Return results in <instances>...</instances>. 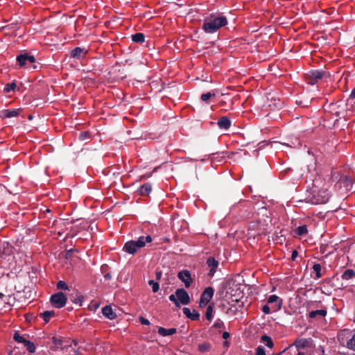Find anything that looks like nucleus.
<instances>
[{"mask_svg": "<svg viewBox=\"0 0 355 355\" xmlns=\"http://www.w3.org/2000/svg\"><path fill=\"white\" fill-rule=\"evenodd\" d=\"M24 345L26 347V349L28 351V352L34 353L35 352V346L34 343L31 342L30 340H27Z\"/></svg>", "mask_w": 355, "mask_h": 355, "instance_id": "obj_28", "label": "nucleus"}, {"mask_svg": "<svg viewBox=\"0 0 355 355\" xmlns=\"http://www.w3.org/2000/svg\"><path fill=\"white\" fill-rule=\"evenodd\" d=\"M152 191V187L150 183H145L141 185L137 190L138 195L141 196H148Z\"/></svg>", "mask_w": 355, "mask_h": 355, "instance_id": "obj_14", "label": "nucleus"}, {"mask_svg": "<svg viewBox=\"0 0 355 355\" xmlns=\"http://www.w3.org/2000/svg\"><path fill=\"white\" fill-rule=\"evenodd\" d=\"M355 278V270L353 269H347L341 275V279L343 280H349Z\"/></svg>", "mask_w": 355, "mask_h": 355, "instance_id": "obj_19", "label": "nucleus"}, {"mask_svg": "<svg viewBox=\"0 0 355 355\" xmlns=\"http://www.w3.org/2000/svg\"><path fill=\"white\" fill-rule=\"evenodd\" d=\"M309 101L303 102L302 100H297L296 103L300 105L301 107H305L309 106Z\"/></svg>", "mask_w": 355, "mask_h": 355, "instance_id": "obj_40", "label": "nucleus"}, {"mask_svg": "<svg viewBox=\"0 0 355 355\" xmlns=\"http://www.w3.org/2000/svg\"><path fill=\"white\" fill-rule=\"evenodd\" d=\"M297 255H298L297 251V250H293L292 252V254H291V260L292 261H295L296 257H297Z\"/></svg>", "mask_w": 355, "mask_h": 355, "instance_id": "obj_44", "label": "nucleus"}, {"mask_svg": "<svg viewBox=\"0 0 355 355\" xmlns=\"http://www.w3.org/2000/svg\"><path fill=\"white\" fill-rule=\"evenodd\" d=\"M294 345L298 349H304L307 346L308 340L306 338L297 339L294 343Z\"/></svg>", "mask_w": 355, "mask_h": 355, "instance_id": "obj_25", "label": "nucleus"}, {"mask_svg": "<svg viewBox=\"0 0 355 355\" xmlns=\"http://www.w3.org/2000/svg\"><path fill=\"white\" fill-rule=\"evenodd\" d=\"M140 322L142 324H144V325H149L150 323V321L142 317V316H140L139 318Z\"/></svg>", "mask_w": 355, "mask_h": 355, "instance_id": "obj_41", "label": "nucleus"}, {"mask_svg": "<svg viewBox=\"0 0 355 355\" xmlns=\"http://www.w3.org/2000/svg\"><path fill=\"white\" fill-rule=\"evenodd\" d=\"M57 288L60 290H69V286L64 281H59L56 284Z\"/></svg>", "mask_w": 355, "mask_h": 355, "instance_id": "obj_32", "label": "nucleus"}, {"mask_svg": "<svg viewBox=\"0 0 355 355\" xmlns=\"http://www.w3.org/2000/svg\"><path fill=\"white\" fill-rule=\"evenodd\" d=\"M280 105H281V103H280V101H278L277 103H275V107H279Z\"/></svg>", "mask_w": 355, "mask_h": 355, "instance_id": "obj_53", "label": "nucleus"}, {"mask_svg": "<svg viewBox=\"0 0 355 355\" xmlns=\"http://www.w3.org/2000/svg\"><path fill=\"white\" fill-rule=\"evenodd\" d=\"M213 327L216 328V329H220V328H223L224 327V323L220 320H218L217 321L215 322V323L213 325Z\"/></svg>", "mask_w": 355, "mask_h": 355, "instance_id": "obj_39", "label": "nucleus"}, {"mask_svg": "<svg viewBox=\"0 0 355 355\" xmlns=\"http://www.w3.org/2000/svg\"><path fill=\"white\" fill-rule=\"evenodd\" d=\"M349 99H352V100L355 99V87L352 90L351 94L349 97Z\"/></svg>", "mask_w": 355, "mask_h": 355, "instance_id": "obj_45", "label": "nucleus"}, {"mask_svg": "<svg viewBox=\"0 0 355 355\" xmlns=\"http://www.w3.org/2000/svg\"><path fill=\"white\" fill-rule=\"evenodd\" d=\"M227 24V19L225 16L215 17L214 15H211L205 19L202 28L207 33H213Z\"/></svg>", "mask_w": 355, "mask_h": 355, "instance_id": "obj_1", "label": "nucleus"}, {"mask_svg": "<svg viewBox=\"0 0 355 355\" xmlns=\"http://www.w3.org/2000/svg\"><path fill=\"white\" fill-rule=\"evenodd\" d=\"M335 114H336V116H339V112L336 111V112H335Z\"/></svg>", "mask_w": 355, "mask_h": 355, "instance_id": "obj_59", "label": "nucleus"}, {"mask_svg": "<svg viewBox=\"0 0 355 355\" xmlns=\"http://www.w3.org/2000/svg\"><path fill=\"white\" fill-rule=\"evenodd\" d=\"M297 355H304V353H302V352H299V353L297 354Z\"/></svg>", "mask_w": 355, "mask_h": 355, "instance_id": "obj_60", "label": "nucleus"}, {"mask_svg": "<svg viewBox=\"0 0 355 355\" xmlns=\"http://www.w3.org/2000/svg\"><path fill=\"white\" fill-rule=\"evenodd\" d=\"M232 300H233V301H236V302H238V301H239V300H238L237 298L233 299Z\"/></svg>", "mask_w": 355, "mask_h": 355, "instance_id": "obj_61", "label": "nucleus"}, {"mask_svg": "<svg viewBox=\"0 0 355 355\" xmlns=\"http://www.w3.org/2000/svg\"><path fill=\"white\" fill-rule=\"evenodd\" d=\"M178 277L184 284L186 288H189L192 282L191 273L188 270H183L178 272Z\"/></svg>", "mask_w": 355, "mask_h": 355, "instance_id": "obj_11", "label": "nucleus"}, {"mask_svg": "<svg viewBox=\"0 0 355 355\" xmlns=\"http://www.w3.org/2000/svg\"><path fill=\"white\" fill-rule=\"evenodd\" d=\"M28 119H32V116H29Z\"/></svg>", "mask_w": 355, "mask_h": 355, "instance_id": "obj_64", "label": "nucleus"}, {"mask_svg": "<svg viewBox=\"0 0 355 355\" xmlns=\"http://www.w3.org/2000/svg\"><path fill=\"white\" fill-rule=\"evenodd\" d=\"M175 295L182 304L187 305L190 303V297L184 288H178L175 291Z\"/></svg>", "mask_w": 355, "mask_h": 355, "instance_id": "obj_10", "label": "nucleus"}, {"mask_svg": "<svg viewBox=\"0 0 355 355\" xmlns=\"http://www.w3.org/2000/svg\"><path fill=\"white\" fill-rule=\"evenodd\" d=\"M170 239L168 238H164L163 239V242H169Z\"/></svg>", "mask_w": 355, "mask_h": 355, "instance_id": "obj_54", "label": "nucleus"}, {"mask_svg": "<svg viewBox=\"0 0 355 355\" xmlns=\"http://www.w3.org/2000/svg\"><path fill=\"white\" fill-rule=\"evenodd\" d=\"M328 76V73L323 70L315 69L305 73L304 78L308 84L313 85Z\"/></svg>", "mask_w": 355, "mask_h": 355, "instance_id": "obj_5", "label": "nucleus"}, {"mask_svg": "<svg viewBox=\"0 0 355 355\" xmlns=\"http://www.w3.org/2000/svg\"><path fill=\"white\" fill-rule=\"evenodd\" d=\"M162 277V272L161 271H158V272H156V279L157 280L160 279Z\"/></svg>", "mask_w": 355, "mask_h": 355, "instance_id": "obj_49", "label": "nucleus"}, {"mask_svg": "<svg viewBox=\"0 0 355 355\" xmlns=\"http://www.w3.org/2000/svg\"><path fill=\"white\" fill-rule=\"evenodd\" d=\"M215 94L214 93H211V92H207V93H205V94H202L200 96V99L202 101H205V102H207L211 97L214 96Z\"/></svg>", "mask_w": 355, "mask_h": 355, "instance_id": "obj_35", "label": "nucleus"}, {"mask_svg": "<svg viewBox=\"0 0 355 355\" xmlns=\"http://www.w3.org/2000/svg\"><path fill=\"white\" fill-rule=\"evenodd\" d=\"M255 355H266V351L263 346H258L256 349Z\"/></svg>", "mask_w": 355, "mask_h": 355, "instance_id": "obj_36", "label": "nucleus"}, {"mask_svg": "<svg viewBox=\"0 0 355 355\" xmlns=\"http://www.w3.org/2000/svg\"><path fill=\"white\" fill-rule=\"evenodd\" d=\"M214 293V289L212 287L208 286L205 288L200 297L199 302L200 306L202 307L207 305L212 298Z\"/></svg>", "mask_w": 355, "mask_h": 355, "instance_id": "obj_7", "label": "nucleus"}, {"mask_svg": "<svg viewBox=\"0 0 355 355\" xmlns=\"http://www.w3.org/2000/svg\"><path fill=\"white\" fill-rule=\"evenodd\" d=\"M206 263L207 266L209 268L208 276H209L210 277H214L216 272V269L218 266V261L216 260V259L214 257H209L207 259Z\"/></svg>", "mask_w": 355, "mask_h": 355, "instance_id": "obj_12", "label": "nucleus"}, {"mask_svg": "<svg viewBox=\"0 0 355 355\" xmlns=\"http://www.w3.org/2000/svg\"><path fill=\"white\" fill-rule=\"evenodd\" d=\"M168 299L170 301L173 302V303L178 300L176 295H173V294H171L169 297H168Z\"/></svg>", "mask_w": 355, "mask_h": 355, "instance_id": "obj_46", "label": "nucleus"}, {"mask_svg": "<svg viewBox=\"0 0 355 355\" xmlns=\"http://www.w3.org/2000/svg\"><path fill=\"white\" fill-rule=\"evenodd\" d=\"M132 40L134 42L142 44L145 41V35L142 33H137L132 35Z\"/></svg>", "mask_w": 355, "mask_h": 355, "instance_id": "obj_22", "label": "nucleus"}, {"mask_svg": "<svg viewBox=\"0 0 355 355\" xmlns=\"http://www.w3.org/2000/svg\"><path fill=\"white\" fill-rule=\"evenodd\" d=\"M182 311L188 318H190L192 320H198L200 318V313L196 310H193L191 312L189 308L184 307L182 309Z\"/></svg>", "mask_w": 355, "mask_h": 355, "instance_id": "obj_15", "label": "nucleus"}, {"mask_svg": "<svg viewBox=\"0 0 355 355\" xmlns=\"http://www.w3.org/2000/svg\"><path fill=\"white\" fill-rule=\"evenodd\" d=\"M67 297L62 292H58L51 296L50 302L57 309L64 307L67 303Z\"/></svg>", "mask_w": 355, "mask_h": 355, "instance_id": "obj_6", "label": "nucleus"}, {"mask_svg": "<svg viewBox=\"0 0 355 355\" xmlns=\"http://www.w3.org/2000/svg\"><path fill=\"white\" fill-rule=\"evenodd\" d=\"M347 347L349 349L355 351V334L352 336V338L349 339L347 343Z\"/></svg>", "mask_w": 355, "mask_h": 355, "instance_id": "obj_33", "label": "nucleus"}, {"mask_svg": "<svg viewBox=\"0 0 355 355\" xmlns=\"http://www.w3.org/2000/svg\"><path fill=\"white\" fill-rule=\"evenodd\" d=\"M22 109H5L0 111V117L2 119H8L17 117L21 113Z\"/></svg>", "mask_w": 355, "mask_h": 355, "instance_id": "obj_9", "label": "nucleus"}, {"mask_svg": "<svg viewBox=\"0 0 355 355\" xmlns=\"http://www.w3.org/2000/svg\"><path fill=\"white\" fill-rule=\"evenodd\" d=\"M224 345H226V346H227V345H229V343H228L227 341H225V342L224 343Z\"/></svg>", "mask_w": 355, "mask_h": 355, "instance_id": "obj_58", "label": "nucleus"}, {"mask_svg": "<svg viewBox=\"0 0 355 355\" xmlns=\"http://www.w3.org/2000/svg\"><path fill=\"white\" fill-rule=\"evenodd\" d=\"M73 344H74L75 345H77V342H76V340H73Z\"/></svg>", "mask_w": 355, "mask_h": 355, "instance_id": "obj_62", "label": "nucleus"}, {"mask_svg": "<svg viewBox=\"0 0 355 355\" xmlns=\"http://www.w3.org/2000/svg\"><path fill=\"white\" fill-rule=\"evenodd\" d=\"M17 87V85L15 83L12 82L10 83H8L4 87V92L6 93L10 92V91H15Z\"/></svg>", "mask_w": 355, "mask_h": 355, "instance_id": "obj_30", "label": "nucleus"}, {"mask_svg": "<svg viewBox=\"0 0 355 355\" xmlns=\"http://www.w3.org/2000/svg\"><path fill=\"white\" fill-rule=\"evenodd\" d=\"M279 297L276 295H272L268 298V303L272 304L277 302Z\"/></svg>", "mask_w": 355, "mask_h": 355, "instance_id": "obj_37", "label": "nucleus"}, {"mask_svg": "<svg viewBox=\"0 0 355 355\" xmlns=\"http://www.w3.org/2000/svg\"><path fill=\"white\" fill-rule=\"evenodd\" d=\"M327 313V312L325 309L312 311L309 313V317L310 318H315L317 316L324 317L326 316Z\"/></svg>", "mask_w": 355, "mask_h": 355, "instance_id": "obj_20", "label": "nucleus"}, {"mask_svg": "<svg viewBox=\"0 0 355 355\" xmlns=\"http://www.w3.org/2000/svg\"><path fill=\"white\" fill-rule=\"evenodd\" d=\"M223 336V338L226 340V339L230 338V334L227 331H224L223 333V336Z\"/></svg>", "mask_w": 355, "mask_h": 355, "instance_id": "obj_47", "label": "nucleus"}, {"mask_svg": "<svg viewBox=\"0 0 355 355\" xmlns=\"http://www.w3.org/2000/svg\"><path fill=\"white\" fill-rule=\"evenodd\" d=\"M17 61L20 67H26L28 64L34 63L35 62V58L33 55H29L24 53L17 55Z\"/></svg>", "mask_w": 355, "mask_h": 355, "instance_id": "obj_8", "label": "nucleus"}, {"mask_svg": "<svg viewBox=\"0 0 355 355\" xmlns=\"http://www.w3.org/2000/svg\"><path fill=\"white\" fill-rule=\"evenodd\" d=\"M262 311L265 313V314H269L270 313V308L269 307L268 305L266 304L264 305L263 307H262Z\"/></svg>", "mask_w": 355, "mask_h": 355, "instance_id": "obj_42", "label": "nucleus"}, {"mask_svg": "<svg viewBox=\"0 0 355 355\" xmlns=\"http://www.w3.org/2000/svg\"><path fill=\"white\" fill-rule=\"evenodd\" d=\"M212 313H213V306L211 305H209L206 310V318L211 321L212 319Z\"/></svg>", "mask_w": 355, "mask_h": 355, "instance_id": "obj_34", "label": "nucleus"}, {"mask_svg": "<svg viewBox=\"0 0 355 355\" xmlns=\"http://www.w3.org/2000/svg\"><path fill=\"white\" fill-rule=\"evenodd\" d=\"M330 194L327 189H319L313 191L308 197L309 201L313 205L324 204L329 200Z\"/></svg>", "mask_w": 355, "mask_h": 355, "instance_id": "obj_4", "label": "nucleus"}, {"mask_svg": "<svg viewBox=\"0 0 355 355\" xmlns=\"http://www.w3.org/2000/svg\"><path fill=\"white\" fill-rule=\"evenodd\" d=\"M211 349V344L209 343H203L198 345V350L200 352L205 353L208 352Z\"/></svg>", "mask_w": 355, "mask_h": 355, "instance_id": "obj_27", "label": "nucleus"}, {"mask_svg": "<svg viewBox=\"0 0 355 355\" xmlns=\"http://www.w3.org/2000/svg\"><path fill=\"white\" fill-rule=\"evenodd\" d=\"M261 341L263 343H266V345L270 349H272L274 347V343L272 338L266 334L263 335L261 337Z\"/></svg>", "mask_w": 355, "mask_h": 355, "instance_id": "obj_24", "label": "nucleus"}, {"mask_svg": "<svg viewBox=\"0 0 355 355\" xmlns=\"http://www.w3.org/2000/svg\"><path fill=\"white\" fill-rule=\"evenodd\" d=\"M283 353V352L278 353V354H272V355H281Z\"/></svg>", "mask_w": 355, "mask_h": 355, "instance_id": "obj_56", "label": "nucleus"}, {"mask_svg": "<svg viewBox=\"0 0 355 355\" xmlns=\"http://www.w3.org/2000/svg\"><path fill=\"white\" fill-rule=\"evenodd\" d=\"M313 270L315 272V279H319L322 277L321 273V266L320 263H315L312 267Z\"/></svg>", "mask_w": 355, "mask_h": 355, "instance_id": "obj_26", "label": "nucleus"}, {"mask_svg": "<svg viewBox=\"0 0 355 355\" xmlns=\"http://www.w3.org/2000/svg\"><path fill=\"white\" fill-rule=\"evenodd\" d=\"M89 135L87 132H82L79 135V139L80 141H84L87 139H89Z\"/></svg>", "mask_w": 355, "mask_h": 355, "instance_id": "obj_38", "label": "nucleus"}, {"mask_svg": "<svg viewBox=\"0 0 355 355\" xmlns=\"http://www.w3.org/2000/svg\"><path fill=\"white\" fill-rule=\"evenodd\" d=\"M152 241L153 239L150 235L141 236L137 241L131 240L127 241L124 244L123 250L130 254H135L139 249L145 247L146 243H150Z\"/></svg>", "mask_w": 355, "mask_h": 355, "instance_id": "obj_2", "label": "nucleus"}, {"mask_svg": "<svg viewBox=\"0 0 355 355\" xmlns=\"http://www.w3.org/2000/svg\"><path fill=\"white\" fill-rule=\"evenodd\" d=\"M331 179L333 182H336L335 187L338 189L343 188L346 192L352 189L353 180L349 176H343L337 172L331 171Z\"/></svg>", "mask_w": 355, "mask_h": 355, "instance_id": "obj_3", "label": "nucleus"}, {"mask_svg": "<svg viewBox=\"0 0 355 355\" xmlns=\"http://www.w3.org/2000/svg\"><path fill=\"white\" fill-rule=\"evenodd\" d=\"M104 277L106 280H110L112 279V275L110 273L107 272L105 275Z\"/></svg>", "mask_w": 355, "mask_h": 355, "instance_id": "obj_48", "label": "nucleus"}, {"mask_svg": "<svg viewBox=\"0 0 355 355\" xmlns=\"http://www.w3.org/2000/svg\"><path fill=\"white\" fill-rule=\"evenodd\" d=\"M106 267H107V266H102V267H101V270H102V271H103V270H104V268H106Z\"/></svg>", "mask_w": 355, "mask_h": 355, "instance_id": "obj_57", "label": "nucleus"}, {"mask_svg": "<svg viewBox=\"0 0 355 355\" xmlns=\"http://www.w3.org/2000/svg\"><path fill=\"white\" fill-rule=\"evenodd\" d=\"M3 296V294L0 293V297L1 298Z\"/></svg>", "mask_w": 355, "mask_h": 355, "instance_id": "obj_63", "label": "nucleus"}, {"mask_svg": "<svg viewBox=\"0 0 355 355\" xmlns=\"http://www.w3.org/2000/svg\"><path fill=\"white\" fill-rule=\"evenodd\" d=\"M281 306H282V303H281V302H279V304H278V306H275L274 308H275V309H276L277 308V309H279V308L281 307Z\"/></svg>", "mask_w": 355, "mask_h": 355, "instance_id": "obj_55", "label": "nucleus"}, {"mask_svg": "<svg viewBox=\"0 0 355 355\" xmlns=\"http://www.w3.org/2000/svg\"><path fill=\"white\" fill-rule=\"evenodd\" d=\"M53 342L55 345H60L62 344V340L60 339H58L55 337H53Z\"/></svg>", "mask_w": 355, "mask_h": 355, "instance_id": "obj_43", "label": "nucleus"}, {"mask_svg": "<svg viewBox=\"0 0 355 355\" xmlns=\"http://www.w3.org/2000/svg\"><path fill=\"white\" fill-rule=\"evenodd\" d=\"M13 339L19 343H23L24 345L26 343V339H25L23 336H20L18 333H15L14 336H13Z\"/></svg>", "mask_w": 355, "mask_h": 355, "instance_id": "obj_31", "label": "nucleus"}, {"mask_svg": "<svg viewBox=\"0 0 355 355\" xmlns=\"http://www.w3.org/2000/svg\"><path fill=\"white\" fill-rule=\"evenodd\" d=\"M102 313L106 318L113 320L116 318V314L113 311L112 309L110 306H105L102 309Z\"/></svg>", "mask_w": 355, "mask_h": 355, "instance_id": "obj_17", "label": "nucleus"}, {"mask_svg": "<svg viewBox=\"0 0 355 355\" xmlns=\"http://www.w3.org/2000/svg\"><path fill=\"white\" fill-rule=\"evenodd\" d=\"M88 50L85 48L76 47L71 51V58L80 60L87 53Z\"/></svg>", "mask_w": 355, "mask_h": 355, "instance_id": "obj_13", "label": "nucleus"}, {"mask_svg": "<svg viewBox=\"0 0 355 355\" xmlns=\"http://www.w3.org/2000/svg\"><path fill=\"white\" fill-rule=\"evenodd\" d=\"M83 300V296H80V297L78 298L77 301H76L75 302L76 303V302H78L80 303V305H81V302H82V300Z\"/></svg>", "mask_w": 355, "mask_h": 355, "instance_id": "obj_51", "label": "nucleus"}, {"mask_svg": "<svg viewBox=\"0 0 355 355\" xmlns=\"http://www.w3.org/2000/svg\"><path fill=\"white\" fill-rule=\"evenodd\" d=\"M55 315L54 311H45L40 313V316L44 320L46 323L49 322L50 319Z\"/></svg>", "mask_w": 355, "mask_h": 355, "instance_id": "obj_21", "label": "nucleus"}, {"mask_svg": "<svg viewBox=\"0 0 355 355\" xmlns=\"http://www.w3.org/2000/svg\"><path fill=\"white\" fill-rule=\"evenodd\" d=\"M157 332L162 336H168L175 334L177 330L175 328L165 329L160 327L158 328Z\"/></svg>", "mask_w": 355, "mask_h": 355, "instance_id": "obj_18", "label": "nucleus"}, {"mask_svg": "<svg viewBox=\"0 0 355 355\" xmlns=\"http://www.w3.org/2000/svg\"><path fill=\"white\" fill-rule=\"evenodd\" d=\"M148 284L150 286H151L152 287V291L153 293H157L158 292L159 289V284L158 282H155L154 280H149L148 281Z\"/></svg>", "mask_w": 355, "mask_h": 355, "instance_id": "obj_29", "label": "nucleus"}, {"mask_svg": "<svg viewBox=\"0 0 355 355\" xmlns=\"http://www.w3.org/2000/svg\"><path fill=\"white\" fill-rule=\"evenodd\" d=\"M174 304H175V306H176L177 308H180V304H181V303L180 302V301H179V300H177L174 302Z\"/></svg>", "mask_w": 355, "mask_h": 355, "instance_id": "obj_50", "label": "nucleus"}, {"mask_svg": "<svg viewBox=\"0 0 355 355\" xmlns=\"http://www.w3.org/2000/svg\"><path fill=\"white\" fill-rule=\"evenodd\" d=\"M217 125L220 129L227 130L231 126V121L228 117L223 116L218 119Z\"/></svg>", "mask_w": 355, "mask_h": 355, "instance_id": "obj_16", "label": "nucleus"}, {"mask_svg": "<svg viewBox=\"0 0 355 355\" xmlns=\"http://www.w3.org/2000/svg\"><path fill=\"white\" fill-rule=\"evenodd\" d=\"M72 253V250H69L67 252V258H68L69 256H71Z\"/></svg>", "mask_w": 355, "mask_h": 355, "instance_id": "obj_52", "label": "nucleus"}, {"mask_svg": "<svg viewBox=\"0 0 355 355\" xmlns=\"http://www.w3.org/2000/svg\"><path fill=\"white\" fill-rule=\"evenodd\" d=\"M295 234L298 236L306 235L308 234L307 226L306 225L299 226L295 230Z\"/></svg>", "mask_w": 355, "mask_h": 355, "instance_id": "obj_23", "label": "nucleus"}]
</instances>
